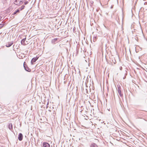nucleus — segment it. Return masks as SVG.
I'll list each match as a JSON object with an SVG mask.
<instances>
[{"label": "nucleus", "instance_id": "1", "mask_svg": "<svg viewBox=\"0 0 147 147\" xmlns=\"http://www.w3.org/2000/svg\"><path fill=\"white\" fill-rule=\"evenodd\" d=\"M25 0H15L14 1V4L17 5H20Z\"/></svg>", "mask_w": 147, "mask_h": 147}, {"label": "nucleus", "instance_id": "2", "mask_svg": "<svg viewBox=\"0 0 147 147\" xmlns=\"http://www.w3.org/2000/svg\"><path fill=\"white\" fill-rule=\"evenodd\" d=\"M26 63L25 62L24 63V67L25 69L28 71H30L31 70V69L27 66V65Z\"/></svg>", "mask_w": 147, "mask_h": 147}, {"label": "nucleus", "instance_id": "3", "mask_svg": "<svg viewBox=\"0 0 147 147\" xmlns=\"http://www.w3.org/2000/svg\"><path fill=\"white\" fill-rule=\"evenodd\" d=\"M26 38L23 39L21 41V42L22 45H25L27 44V41L26 42Z\"/></svg>", "mask_w": 147, "mask_h": 147}, {"label": "nucleus", "instance_id": "4", "mask_svg": "<svg viewBox=\"0 0 147 147\" xmlns=\"http://www.w3.org/2000/svg\"><path fill=\"white\" fill-rule=\"evenodd\" d=\"M39 58V57L36 56V57H34L32 59L31 61V63L32 64H33L34 62L36 61Z\"/></svg>", "mask_w": 147, "mask_h": 147}, {"label": "nucleus", "instance_id": "5", "mask_svg": "<svg viewBox=\"0 0 147 147\" xmlns=\"http://www.w3.org/2000/svg\"><path fill=\"white\" fill-rule=\"evenodd\" d=\"M13 44V41H11L7 42L6 44V46L7 47H9L11 46Z\"/></svg>", "mask_w": 147, "mask_h": 147}, {"label": "nucleus", "instance_id": "6", "mask_svg": "<svg viewBox=\"0 0 147 147\" xmlns=\"http://www.w3.org/2000/svg\"><path fill=\"white\" fill-rule=\"evenodd\" d=\"M18 139L20 141L22 140L23 139V135L22 133H20L19 134L18 136Z\"/></svg>", "mask_w": 147, "mask_h": 147}, {"label": "nucleus", "instance_id": "7", "mask_svg": "<svg viewBox=\"0 0 147 147\" xmlns=\"http://www.w3.org/2000/svg\"><path fill=\"white\" fill-rule=\"evenodd\" d=\"M43 146L44 147H50V145L47 142H43Z\"/></svg>", "mask_w": 147, "mask_h": 147}, {"label": "nucleus", "instance_id": "8", "mask_svg": "<svg viewBox=\"0 0 147 147\" xmlns=\"http://www.w3.org/2000/svg\"><path fill=\"white\" fill-rule=\"evenodd\" d=\"M90 147H98V146L95 143H92L90 144Z\"/></svg>", "mask_w": 147, "mask_h": 147}, {"label": "nucleus", "instance_id": "9", "mask_svg": "<svg viewBox=\"0 0 147 147\" xmlns=\"http://www.w3.org/2000/svg\"><path fill=\"white\" fill-rule=\"evenodd\" d=\"M118 92L119 94L120 95L121 97H122L123 96V94H121V90H119V89L118 90Z\"/></svg>", "mask_w": 147, "mask_h": 147}, {"label": "nucleus", "instance_id": "10", "mask_svg": "<svg viewBox=\"0 0 147 147\" xmlns=\"http://www.w3.org/2000/svg\"><path fill=\"white\" fill-rule=\"evenodd\" d=\"M8 127L10 129H11L13 128L12 125L11 123H10L8 125Z\"/></svg>", "mask_w": 147, "mask_h": 147}, {"label": "nucleus", "instance_id": "11", "mask_svg": "<svg viewBox=\"0 0 147 147\" xmlns=\"http://www.w3.org/2000/svg\"><path fill=\"white\" fill-rule=\"evenodd\" d=\"M57 40V38H55L54 39H53L52 40V42L53 43H55V42Z\"/></svg>", "mask_w": 147, "mask_h": 147}, {"label": "nucleus", "instance_id": "12", "mask_svg": "<svg viewBox=\"0 0 147 147\" xmlns=\"http://www.w3.org/2000/svg\"><path fill=\"white\" fill-rule=\"evenodd\" d=\"M20 11V10L19 9L17 10L15 12L13 13V15H14L16 14L17 13L19 12Z\"/></svg>", "mask_w": 147, "mask_h": 147}, {"label": "nucleus", "instance_id": "13", "mask_svg": "<svg viewBox=\"0 0 147 147\" xmlns=\"http://www.w3.org/2000/svg\"><path fill=\"white\" fill-rule=\"evenodd\" d=\"M4 25V24H0V29L3 27Z\"/></svg>", "mask_w": 147, "mask_h": 147}, {"label": "nucleus", "instance_id": "14", "mask_svg": "<svg viewBox=\"0 0 147 147\" xmlns=\"http://www.w3.org/2000/svg\"><path fill=\"white\" fill-rule=\"evenodd\" d=\"M25 7V6L24 5H22V7H21V10H22V9H23Z\"/></svg>", "mask_w": 147, "mask_h": 147}, {"label": "nucleus", "instance_id": "15", "mask_svg": "<svg viewBox=\"0 0 147 147\" xmlns=\"http://www.w3.org/2000/svg\"><path fill=\"white\" fill-rule=\"evenodd\" d=\"M118 90L119 89V90H121V87L119 85L117 86Z\"/></svg>", "mask_w": 147, "mask_h": 147}, {"label": "nucleus", "instance_id": "16", "mask_svg": "<svg viewBox=\"0 0 147 147\" xmlns=\"http://www.w3.org/2000/svg\"><path fill=\"white\" fill-rule=\"evenodd\" d=\"M28 3V1H26L24 2L25 5H26Z\"/></svg>", "mask_w": 147, "mask_h": 147}, {"label": "nucleus", "instance_id": "17", "mask_svg": "<svg viewBox=\"0 0 147 147\" xmlns=\"http://www.w3.org/2000/svg\"><path fill=\"white\" fill-rule=\"evenodd\" d=\"M119 69L120 70H121L122 69V67L121 66H120L119 67Z\"/></svg>", "mask_w": 147, "mask_h": 147}, {"label": "nucleus", "instance_id": "18", "mask_svg": "<svg viewBox=\"0 0 147 147\" xmlns=\"http://www.w3.org/2000/svg\"><path fill=\"white\" fill-rule=\"evenodd\" d=\"M48 104H49V103H48H48H47V107H47H47H48Z\"/></svg>", "mask_w": 147, "mask_h": 147}, {"label": "nucleus", "instance_id": "19", "mask_svg": "<svg viewBox=\"0 0 147 147\" xmlns=\"http://www.w3.org/2000/svg\"><path fill=\"white\" fill-rule=\"evenodd\" d=\"M96 37H94V40H96Z\"/></svg>", "mask_w": 147, "mask_h": 147}, {"label": "nucleus", "instance_id": "20", "mask_svg": "<svg viewBox=\"0 0 147 147\" xmlns=\"http://www.w3.org/2000/svg\"><path fill=\"white\" fill-rule=\"evenodd\" d=\"M49 111H51V110H49Z\"/></svg>", "mask_w": 147, "mask_h": 147}]
</instances>
